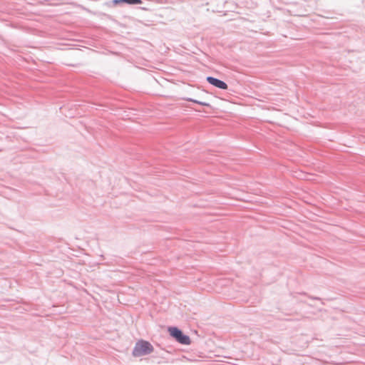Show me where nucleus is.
Returning <instances> with one entry per match:
<instances>
[{"mask_svg": "<svg viewBox=\"0 0 365 365\" xmlns=\"http://www.w3.org/2000/svg\"><path fill=\"white\" fill-rule=\"evenodd\" d=\"M206 80L210 84H211L212 86H214L216 88H220L222 90L227 89V83L222 80H220V79L212 77V76H207Z\"/></svg>", "mask_w": 365, "mask_h": 365, "instance_id": "obj_3", "label": "nucleus"}, {"mask_svg": "<svg viewBox=\"0 0 365 365\" xmlns=\"http://www.w3.org/2000/svg\"><path fill=\"white\" fill-rule=\"evenodd\" d=\"M153 349L149 341L141 339L135 343L132 354L135 357L145 356L152 353Z\"/></svg>", "mask_w": 365, "mask_h": 365, "instance_id": "obj_1", "label": "nucleus"}, {"mask_svg": "<svg viewBox=\"0 0 365 365\" xmlns=\"http://www.w3.org/2000/svg\"><path fill=\"white\" fill-rule=\"evenodd\" d=\"M185 100L187 101L193 102L195 103H197V104H199V105H201V106H207V107H210V104L207 103V102L200 101L193 99L192 98H185Z\"/></svg>", "mask_w": 365, "mask_h": 365, "instance_id": "obj_5", "label": "nucleus"}, {"mask_svg": "<svg viewBox=\"0 0 365 365\" xmlns=\"http://www.w3.org/2000/svg\"><path fill=\"white\" fill-rule=\"evenodd\" d=\"M169 333L178 342L181 344L188 345L190 344V339L188 335L183 334L182 330L176 327H170Z\"/></svg>", "mask_w": 365, "mask_h": 365, "instance_id": "obj_2", "label": "nucleus"}, {"mask_svg": "<svg viewBox=\"0 0 365 365\" xmlns=\"http://www.w3.org/2000/svg\"><path fill=\"white\" fill-rule=\"evenodd\" d=\"M113 3L115 4H118L120 3H126L128 4L134 5V4H140L142 3L141 0H113Z\"/></svg>", "mask_w": 365, "mask_h": 365, "instance_id": "obj_4", "label": "nucleus"}, {"mask_svg": "<svg viewBox=\"0 0 365 365\" xmlns=\"http://www.w3.org/2000/svg\"><path fill=\"white\" fill-rule=\"evenodd\" d=\"M312 299H319V297H313Z\"/></svg>", "mask_w": 365, "mask_h": 365, "instance_id": "obj_6", "label": "nucleus"}]
</instances>
